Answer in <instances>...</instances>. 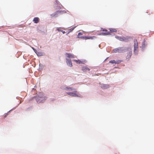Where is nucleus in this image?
<instances>
[{"instance_id":"1","label":"nucleus","mask_w":154,"mask_h":154,"mask_svg":"<svg viewBox=\"0 0 154 154\" xmlns=\"http://www.w3.org/2000/svg\"><path fill=\"white\" fill-rule=\"evenodd\" d=\"M134 53L135 54H137L138 52V43L136 39H134Z\"/></svg>"},{"instance_id":"2","label":"nucleus","mask_w":154,"mask_h":154,"mask_svg":"<svg viewBox=\"0 0 154 154\" xmlns=\"http://www.w3.org/2000/svg\"><path fill=\"white\" fill-rule=\"evenodd\" d=\"M115 37L121 41L126 42H127L128 40L130 38V37L128 36H126L125 37L116 36Z\"/></svg>"},{"instance_id":"3","label":"nucleus","mask_w":154,"mask_h":154,"mask_svg":"<svg viewBox=\"0 0 154 154\" xmlns=\"http://www.w3.org/2000/svg\"><path fill=\"white\" fill-rule=\"evenodd\" d=\"M67 94L72 97H80V96L79 95V92L77 91H74V92H70L67 93Z\"/></svg>"},{"instance_id":"4","label":"nucleus","mask_w":154,"mask_h":154,"mask_svg":"<svg viewBox=\"0 0 154 154\" xmlns=\"http://www.w3.org/2000/svg\"><path fill=\"white\" fill-rule=\"evenodd\" d=\"M79 38H80L82 39H93L96 38V37L95 36H79Z\"/></svg>"},{"instance_id":"5","label":"nucleus","mask_w":154,"mask_h":154,"mask_svg":"<svg viewBox=\"0 0 154 154\" xmlns=\"http://www.w3.org/2000/svg\"><path fill=\"white\" fill-rule=\"evenodd\" d=\"M128 54L127 56V59H129L131 58L132 55V50L131 48H128Z\"/></svg>"},{"instance_id":"6","label":"nucleus","mask_w":154,"mask_h":154,"mask_svg":"<svg viewBox=\"0 0 154 154\" xmlns=\"http://www.w3.org/2000/svg\"><path fill=\"white\" fill-rule=\"evenodd\" d=\"M122 48L121 47L117 48L113 50L112 52L113 53L121 52V51L122 50Z\"/></svg>"},{"instance_id":"7","label":"nucleus","mask_w":154,"mask_h":154,"mask_svg":"<svg viewBox=\"0 0 154 154\" xmlns=\"http://www.w3.org/2000/svg\"><path fill=\"white\" fill-rule=\"evenodd\" d=\"M66 62L67 65L70 67L72 66V63L71 60L66 59Z\"/></svg>"},{"instance_id":"8","label":"nucleus","mask_w":154,"mask_h":154,"mask_svg":"<svg viewBox=\"0 0 154 154\" xmlns=\"http://www.w3.org/2000/svg\"><path fill=\"white\" fill-rule=\"evenodd\" d=\"M65 55L68 58H74L75 57V56L73 54L70 53H66Z\"/></svg>"},{"instance_id":"9","label":"nucleus","mask_w":154,"mask_h":154,"mask_svg":"<svg viewBox=\"0 0 154 154\" xmlns=\"http://www.w3.org/2000/svg\"><path fill=\"white\" fill-rule=\"evenodd\" d=\"M39 19L38 17H35L33 19V22L35 23H37L39 22Z\"/></svg>"},{"instance_id":"10","label":"nucleus","mask_w":154,"mask_h":154,"mask_svg":"<svg viewBox=\"0 0 154 154\" xmlns=\"http://www.w3.org/2000/svg\"><path fill=\"white\" fill-rule=\"evenodd\" d=\"M82 70L83 71L85 72L87 70L89 71L90 70V69H89L88 67L86 66H84L82 68Z\"/></svg>"},{"instance_id":"11","label":"nucleus","mask_w":154,"mask_h":154,"mask_svg":"<svg viewBox=\"0 0 154 154\" xmlns=\"http://www.w3.org/2000/svg\"><path fill=\"white\" fill-rule=\"evenodd\" d=\"M111 33L109 32H102L99 34V35H111Z\"/></svg>"},{"instance_id":"12","label":"nucleus","mask_w":154,"mask_h":154,"mask_svg":"<svg viewBox=\"0 0 154 154\" xmlns=\"http://www.w3.org/2000/svg\"><path fill=\"white\" fill-rule=\"evenodd\" d=\"M60 12L59 11H57L55 13L52 14L51 15V16H52L53 17H56L57 16H56V15H57L58 13H60Z\"/></svg>"},{"instance_id":"13","label":"nucleus","mask_w":154,"mask_h":154,"mask_svg":"<svg viewBox=\"0 0 154 154\" xmlns=\"http://www.w3.org/2000/svg\"><path fill=\"white\" fill-rule=\"evenodd\" d=\"M146 45V41L145 40H144V41H143V42H142V48H144L145 47Z\"/></svg>"},{"instance_id":"14","label":"nucleus","mask_w":154,"mask_h":154,"mask_svg":"<svg viewBox=\"0 0 154 154\" xmlns=\"http://www.w3.org/2000/svg\"><path fill=\"white\" fill-rule=\"evenodd\" d=\"M74 61H75L77 63H82V62L79 60H73Z\"/></svg>"},{"instance_id":"15","label":"nucleus","mask_w":154,"mask_h":154,"mask_svg":"<svg viewBox=\"0 0 154 154\" xmlns=\"http://www.w3.org/2000/svg\"><path fill=\"white\" fill-rule=\"evenodd\" d=\"M109 63H111L116 64V61L115 60H110L109 61Z\"/></svg>"},{"instance_id":"16","label":"nucleus","mask_w":154,"mask_h":154,"mask_svg":"<svg viewBox=\"0 0 154 154\" xmlns=\"http://www.w3.org/2000/svg\"><path fill=\"white\" fill-rule=\"evenodd\" d=\"M109 87L108 85H104L103 87L102 88H103L104 89H106L107 88H108Z\"/></svg>"},{"instance_id":"17","label":"nucleus","mask_w":154,"mask_h":154,"mask_svg":"<svg viewBox=\"0 0 154 154\" xmlns=\"http://www.w3.org/2000/svg\"><path fill=\"white\" fill-rule=\"evenodd\" d=\"M122 62V60H118L116 61V64H118Z\"/></svg>"},{"instance_id":"18","label":"nucleus","mask_w":154,"mask_h":154,"mask_svg":"<svg viewBox=\"0 0 154 154\" xmlns=\"http://www.w3.org/2000/svg\"><path fill=\"white\" fill-rule=\"evenodd\" d=\"M110 31L111 32H116L117 30L116 29H110Z\"/></svg>"},{"instance_id":"19","label":"nucleus","mask_w":154,"mask_h":154,"mask_svg":"<svg viewBox=\"0 0 154 154\" xmlns=\"http://www.w3.org/2000/svg\"><path fill=\"white\" fill-rule=\"evenodd\" d=\"M75 90V89L71 87H69V91Z\"/></svg>"},{"instance_id":"20","label":"nucleus","mask_w":154,"mask_h":154,"mask_svg":"<svg viewBox=\"0 0 154 154\" xmlns=\"http://www.w3.org/2000/svg\"><path fill=\"white\" fill-rule=\"evenodd\" d=\"M101 31H107V30L105 29L101 28Z\"/></svg>"},{"instance_id":"21","label":"nucleus","mask_w":154,"mask_h":154,"mask_svg":"<svg viewBox=\"0 0 154 154\" xmlns=\"http://www.w3.org/2000/svg\"><path fill=\"white\" fill-rule=\"evenodd\" d=\"M82 35V32H79L78 33V37L79 36H80V35Z\"/></svg>"},{"instance_id":"22","label":"nucleus","mask_w":154,"mask_h":154,"mask_svg":"<svg viewBox=\"0 0 154 154\" xmlns=\"http://www.w3.org/2000/svg\"><path fill=\"white\" fill-rule=\"evenodd\" d=\"M57 30L58 31H62V30H61L59 28H57Z\"/></svg>"},{"instance_id":"23","label":"nucleus","mask_w":154,"mask_h":154,"mask_svg":"<svg viewBox=\"0 0 154 154\" xmlns=\"http://www.w3.org/2000/svg\"><path fill=\"white\" fill-rule=\"evenodd\" d=\"M65 90H69V88H68V87L66 88Z\"/></svg>"},{"instance_id":"24","label":"nucleus","mask_w":154,"mask_h":154,"mask_svg":"<svg viewBox=\"0 0 154 154\" xmlns=\"http://www.w3.org/2000/svg\"><path fill=\"white\" fill-rule=\"evenodd\" d=\"M61 32H63V34H64V33H65V32H65V31H61Z\"/></svg>"}]
</instances>
